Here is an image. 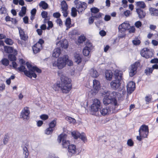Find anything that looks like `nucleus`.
<instances>
[{
	"mask_svg": "<svg viewBox=\"0 0 158 158\" xmlns=\"http://www.w3.org/2000/svg\"><path fill=\"white\" fill-rule=\"evenodd\" d=\"M32 70L31 72H30V73L32 74V76L31 75V78L33 77L34 78H36L37 77L36 74L34 73L35 71L39 73H40L42 72L41 70L36 66H33Z\"/></svg>",
	"mask_w": 158,
	"mask_h": 158,
	"instance_id": "nucleus-21",
	"label": "nucleus"
},
{
	"mask_svg": "<svg viewBox=\"0 0 158 158\" xmlns=\"http://www.w3.org/2000/svg\"><path fill=\"white\" fill-rule=\"evenodd\" d=\"M9 136L8 135H6L3 139V142L4 144H6L8 143Z\"/></svg>",
	"mask_w": 158,
	"mask_h": 158,
	"instance_id": "nucleus-49",
	"label": "nucleus"
},
{
	"mask_svg": "<svg viewBox=\"0 0 158 158\" xmlns=\"http://www.w3.org/2000/svg\"><path fill=\"white\" fill-rule=\"evenodd\" d=\"M26 65L27 68L29 69V71L30 72H31L32 71V68L33 66L28 62H27L26 63Z\"/></svg>",
	"mask_w": 158,
	"mask_h": 158,
	"instance_id": "nucleus-52",
	"label": "nucleus"
},
{
	"mask_svg": "<svg viewBox=\"0 0 158 158\" xmlns=\"http://www.w3.org/2000/svg\"><path fill=\"white\" fill-rule=\"evenodd\" d=\"M65 119L68 121L70 123H74L76 122L75 119L70 117L67 116L66 117Z\"/></svg>",
	"mask_w": 158,
	"mask_h": 158,
	"instance_id": "nucleus-41",
	"label": "nucleus"
},
{
	"mask_svg": "<svg viewBox=\"0 0 158 158\" xmlns=\"http://www.w3.org/2000/svg\"><path fill=\"white\" fill-rule=\"evenodd\" d=\"M57 140L59 143L62 141V144L63 148H67L70 145L69 141L67 139V135L65 134H60L58 136Z\"/></svg>",
	"mask_w": 158,
	"mask_h": 158,
	"instance_id": "nucleus-5",
	"label": "nucleus"
},
{
	"mask_svg": "<svg viewBox=\"0 0 158 158\" xmlns=\"http://www.w3.org/2000/svg\"><path fill=\"white\" fill-rule=\"evenodd\" d=\"M60 80L61 83L54 84L52 86L53 89L56 91L60 88L63 93H68L71 88V79L62 75L60 76Z\"/></svg>",
	"mask_w": 158,
	"mask_h": 158,
	"instance_id": "nucleus-1",
	"label": "nucleus"
},
{
	"mask_svg": "<svg viewBox=\"0 0 158 158\" xmlns=\"http://www.w3.org/2000/svg\"><path fill=\"white\" fill-rule=\"evenodd\" d=\"M18 54V52L16 50H14L13 54H10L8 55V57L10 60L11 61H15L16 60V56Z\"/></svg>",
	"mask_w": 158,
	"mask_h": 158,
	"instance_id": "nucleus-22",
	"label": "nucleus"
},
{
	"mask_svg": "<svg viewBox=\"0 0 158 158\" xmlns=\"http://www.w3.org/2000/svg\"><path fill=\"white\" fill-rule=\"evenodd\" d=\"M94 19L92 17H90L89 18L88 21L89 23V24H91L94 22Z\"/></svg>",
	"mask_w": 158,
	"mask_h": 158,
	"instance_id": "nucleus-64",
	"label": "nucleus"
},
{
	"mask_svg": "<svg viewBox=\"0 0 158 158\" xmlns=\"http://www.w3.org/2000/svg\"><path fill=\"white\" fill-rule=\"evenodd\" d=\"M19 32L21 39L25 41L27 40L28 38L27 36L25 34L23 30L20 28L19 29Z\"/></svg>",
	"mask_w": 158,
	"mask_h": 158,
	"instance_id": "nucleus-26",
	"label": "nucleus"
},
{
	"mask_svg": "<svg viewBox=\"0 0 158 158\" xmlns=\"http://www.w3.org/2000/svg\"><path fill=\"white\" fill-rule=\"evenodd\" d=\"M77 10L75 7H72L71 9V14L73 17H75L77 15Z\"/></svg>",
	"mask_w": 158,
	"mask_h": 158,
	"instance_id": "nucleus-38",
	"label": "nucleus"
},
{
	"mask_svg": "<svg viewBox=\"0 0 158 158\" xmlns=\"http://www.w3.org/2000/svg\"><path fill=\"white\" fill-rule=\"evenodd\" d=\"M23 22L25 24L28 23V17L26 16H25L23 18Z\"/></svg>",
	"mask_w": 158,
	"mask_h": 158,
	"instance_id": "nucleus-59",
	"label": "nucleus"
},
{
	"mask_svg": "<svg viewBox=\"0 0 158 158\" xmlns=\"http://www.w3.org/2000/svg\"><path fill=\"white\" fill-rule=\"evenodd\" d=\"M93 92L97 93L100 88V83L99 81L94 79L93 81Z\"/></svg>",
	"mask_w": 158,
	"mask_h": 158,
	"instance_id": "nucleus-17",
	"label": "nucleus"
},
{
	"mask_svg": "<svg viewBox=\"0 0 158 158\" xmlns=\"http://www.w3.org/2000/svg\"><path fill=\"white\" fill-rule=\"evenodd\" d=\"M140 41L137 38H135V39L132 41V43L134 45H138L140 43Z\"/></svg>",
	"mask_w": 158,
	"mask_h": 158,
	"instance_id": "nucleus-42",
	"label": "nucleus"
},
{
	"mask_svg": "<svg viewBox=\"0 0 158 158\" xmlns=\"http://www.w3.org/2000/svg\"><path fill=\"white\" fill-rule=\"evenodd\" d=\"M153 71V69L152 68H148V69L145 70V73L147 74L148 73H152Z\"/></svg>",
	"mask_w": 158,
	"mask_h": 158,
	"instance_id": "nucleus-51",
	"label": "nucleus"
},
{
	"mask_svg": "<svg viewBox=\"0 0 158 158\" xmlns=\"http://www.w3.org/2000/svg\"><path fill=\"white\" fill-rule=\"evenodd\" d=\"M136 5L138 8L144 9L146 7V5L143 2L139 1L136 3Z\"/></svg>",
	"mask_w": 158,
	"mask_h": 158,
	"instance_id": "nucleus-33",
	"label": "nucleus"
},
{
	"mask_svg": "<svg viewBox=\"0 0 158 158\" xmlns=\"http://www.w3.org/2000/svg\"><path fill=\"white\" fill-rule=\"evenodd\" d=\"M150 62L152 63H158V59L154 58L153 59H152L151 60Z\"/></svg>",
	"mask_w": 158,
	"mask_h": 158,
	"instance_id": "nucleus-61",
	"label": "nucleus"
},
{
	"mask_svg": "<svg viewBox=\"0 0 158 158\" xmlns=\"http://www.w3.org/2000/svg\"><path fill=\"white\" fill-rule=\"evenodd\" d=\"M127 88L128 93H131L135 89V83L133 81L129 82L127 84Z\"/></svg>",
	"mask_w": 158,
	"mask_h": 158,
	"instance_id": "nucleus-16",
	"label": "nucleus"
},
{
	"mask_svg": "<svg viewBox=\"0 0 158 158\" xmlns=\"http://www.w3.org/2000/svg\"><path fill=\"white\" fill-rule=\"evenodd\" d=\"M130 14V11L129 10H127L124 12V15L126 17L128 16Z\"/></svg>",
	"mask_w": 158,
	"mask_h": 158,
	"instance_id": "nucleus-63",
	"label": "nucleus"
},
{
	"mask_svg": "<svg viewBox=\"0 0 158 158\" xmlns=\"http://www.w3.org/2000/svg\"><path fill=\"white\" fill-rule=\"evenodd\" d=\"M74 60L76 63L77 64H79L82 61L81 56L78 53H74Z\"/></svg>",
	"mask_w": 158,
	"mask_h": 158,
	"instance_id": "nucleus-23",
	"label": "nucleus"
},
{
	"mask_svg": "<svg viewBox=\"0 0 158 158\" xmlns=\"http://www.w3.org/2000/svg\"><path fill=\"white\" fill-rule=\"evenodd\" d=\"M53 16L54 17L56 18H59L60 16V14L59 13L56 12L53 13Z\"/></svg>",
	"mask_w": 158,
	"mask_h": 158,
	"instance_id": "nucleus-58",
	"label": "nucleus"
},
{
	"mask_svg": "<svg viewBox=\"0 0 158 158\" xmlns=\"http://www.w3.org/2000/svg\"><path fill=\"white\" fill-rule=\"evenodd\" d=\"M101 106L100 101L97 99H94L90 107V111L91 114L96 116L100 115L99 110L100 109Z\"/></svg>",
	"mask_w": 158,
	"mask_h": 158,
	"instance_id": "nucleus-4",
	"label": "nucleus"
},
{
	"mask_svg": "<svg viewBox=\"0 0 158 158\" xmlns=\"http://www.w3.org/2000/svg\"><path fill=\"white\" fill-rule=\"evenodd\" d=\"M152 96L151 95H149L146 96L145 98V100L147 104H148L151 102Z\"/></svg>",
	"mask_w": 158,
	"mask_h": 158,
	"instance_id": "nucleus-43",
	"label": "nucleus"
},
{
	"mask_svg": "<svg viewBox=\"0 0 158 158\" xmlns=\"http://www.w3.org/2000/svg\"><path fill=\"white\" fill-rule=\"evenodd\" d=\"M109 93V95L112 98V100L114 102V106L115 108H116L118 104L117 103L116 99L119 98L120 97V94L117 92L113 91L111 93L108 92Z\"/></svg>",
	"mask_w": 158,
	"mask_h": 158,
	"instance_id": "nucleus-12",
	"label": "nucleus"
},
{
	"mask_svg": "<svg viewBox=\"0 0 158 158\" xmlns=\"http://www.w3.org/2000/svg\"><path fill=\"white\" fill-rule=\"evenodd\" d=\"M91 50L88 49V48L87 47H85L83 50V55L85 56H89V52Z\"/></svg>",
	"mask_w": 158,
	"mask_h": 158,
	"instance_id": "nucleus-35",
	"label": "nucleus"
},
{
	"mask_svg": "<svg viewBox=\"0 0 158 158\" xmlns=\"http://www.w3.org/2000/svg\"><path fill=\"white\" fill-rule=\"evenodd\" d=\"M61 6L63 15L64 17H66L68 14L67 12L68 7L66 2L65 1H62L61 3Z\"/></svg>",
	"mask_w": 158,
	"mask_h": 158,
	"instance_id": "nucleus-15",
	"label": "nucleus"
},
{
	"mask_svg": "<svg viewBox=\"0 0 158 158\" xmlns=\"http://www.w3.org/2000/svg\"><path fill=\"white\" fill-rule=\"evenodd\" d=\"M127 144L128 146L131 147L133 146L134 145V143L132 140L131 139H129L127 141Z\"/></svg>",
	"mask_w": 158,
	"mask_h": 158,
	"instance_id": "nucleus-56",
	"label": "nucleus"
},
{
	"mask_svg": "<svg viewBox=\"0 0 158 158\" xmlns=\"http://www.w3.org/2000/svg\"><path fill=\"white\" fill-rule=\"evenodd\" d=\"M115 80L111 81L110 83L111 87L114 90L119 89L121 85L120 83L122 78V75L121 73L115 71Z\"/></svg>",
	"mask_w": 158,
	"mask_h": 158,
	"instance_id": "nucleus-3",
	"label": "nucleus"
},
{
	"mask_svg": "<svg viewBox=\"0 0 158 158\" xmlns=\"http://www.w3.org/2000/svg\"><path fill=\"white\" fill-rule=\"evenodd\" d=\"M60 53V49L57 48L53 50L52 56L54 57H57L59 56Z\"/></svg>",
	"mask_w": 158,
	"mask_h": 158,
	"instance_id": "nucleus-28",
	"label": "nucleus"
},
{
	"mask_svg": "<svg viewBox=\"0 0 158 158\" xmlns=\"http://www.w3.org/2000/svg\"><path fill=\"white\" fill-rule=\"evenodd\" d=\"M103 95H106L103 99V102L104 105H107L111 103L114 106V102L112 98L109 95L108 91H105L103 93Z\"/></svg>",
	"mask_w": 158,
	"mask_h": 158,
	"instance_id": "nucleus-9",
	"label": "nucleus"
},
{
	"mask_svg": "<svg viewBox=\"0 0 158 158\" xmlns=\"http://www.w3.org/2000/svg\"><path fill=\"white\" fill-rule=\"evenodd\" d=\"M41 15L43 18L46 19L48 17V13L45 11H43L41 12Z\"/></svg>",
	"mask_w": 158,
	"mask_h": 158,
	"instance_id": "nucleus-53",
	"label": "nucleus"
},
{
	"mask_svg": "<svg viewBox=\"0 0 158 158\" xmlns=\"http://www.w3.org/2000/svg\"><path fill=\"white\" fill-rule=\"evenodd\" d=\"M6 44L9 45H12L13 44V41L10 39L6 38L4 41Z\"/></svg>",
	"mask_w": 158,
	"mask_h": 158,
	"instance_id": "nucleus-39",
	"label": "nucleus"
},
{
	"mask_svg": "<svg viewBox=\"0 0 158 158\" xmlns=\"http://www.w3.org/2000/svg\"><path fill=\"white\" fill-rule=\"evenodd\" d=\"M111 17L110 15H106L104 17V20L105 21H107L110 19Z\"/></svg>",
	"mask_w": 158,
	"mask_h": 158,
	"instance_id": "nucleus-60",
	"label": "nucleus"
},
{
	"mask_svg": "<svg viewBox=\"0 0 158 158\" xmlns=\"http://www.w3.org/2000/svg\"><path fill=\"white\" fill-rule=\"evenodd\" d=\"M90 74L91 76L94 78L97 77L99 75V73L94 69L92 68L90 70Z\"/></svg>",
	"mask_w": 158,
	"mask_h": 158,
	"instance_id": "nucleus-27",
	"label": "nucleus"
},
{
	"mask_svg": "<svg viewBox=\"0 0 158 158\" xmlns=\"http://www.w3.org/2000/svg\"><path fill=\"white\" fill-rule=\"evenodd\" d=\"M112 110V108L111 107L107 106L100 109L99 113L103 116H105L110 114Z\"/></svg>",
	"mask_w": 158,
	"mask_h": 158,
	"instance_id": "nucleus-14",
	"label": "nucleus"
},
{
	"mask_svg": "<svg viewBox=\"0 0 158 158\" xmlns=\"http://www.w3.org/2000/svg\"><path fill=\"white\" fill-rule=\"evenodd\" d=\"M85 40V38L84 36H80L78 40V42L80 44L83 43Z\"/></svg>",
	"mask_w": 158,
	"mask_h": 158,
	"instance_id": "nucleus-45",
	"label": "nucleus"
},
{
	"mask_svg": "<svg viewBox=\"0 0 158 158\" xmlns=\"http://www.w3.org/2000/svg\"><path fill=\"white\" fill-rule=\"evenodd\" d=\"M142 25V23L140 21H137L136 22L135 24V26L137 28H139V27H141Z\"/></svg>",
	"mask_w": 158,
	"mask_h": 158,
	"instance_id": "nucleus-55",
	"label": "nucleus"
},
{
	"mask_svg": "<svg viewBox=\"0 0 158 158\" xmlns=\"http://www.w3.org/2000/svg\"><path fill=\"white\" fill-rule=\"evenodd\" d=\"M141 55L146 58H151L153 55L152 52L147 48H144L140 52Z\"/></svg>",
	"mask_w": 158,
	"mask_h": 158,
	"instance_id": "nucleus-13",
	"label": "nucleus"
},
{
	"mask_svg": "<svg viewBox=\"0 0 158 158\" xmlns=\"http://www.w3.org/2000/svg\"><path fill=\"white\" fill-rule=\"evenodd\" d=\"M71 24V20L69 18H67L66 20L65 25L66 27H69Z\"/></svg>",
	"mask_w": 158,
	"mask_h": 158,
	"instance_id": "nucleus-48",
	"label": "nucleus"
},
{
	"mask_svg": "<svg viewBox=\"0 0 158 158\" xmlns=\"http://www.w3.org/2000/svg\"><path fill=\"white\" fill-rule=\"evenodd\" d=\"M42 48L39 46H38V45H37L36 44H34L32 47V49L33 52L35 54L40 52Z\"/></svg>",
	"mask_w": 158,
	"mask_h": 158,
	"instance_id": "nucleus-29",
	"label": "nucleus"
},
{
	"mask_svg": "<svg viewBox=\"0 0 158 158\" xmlns=\"http://www.w3.org/2000/svg\"><path fill=\"white\" fill-rule=\"evenodd\" d=\"M130 25L129 23H123L122 24H120L119 26V27L120 28H123L124 29H126V30L127 29H128L129 27H130Z\"/></svg>",
	"mask_w": 158,
	"mask_h": 158,
	"instance_id": "nucleus-36",
	"label": "nucleus"
},
{
	"mask_svg": "<svg viewBox=\"0 0 158 158\" xmlns=\"http://www.w3.org/2000/svg\"><path fill=\"white\" fill-rule=\"evenodd\" d=\"M68 150L70 156H72L76 153V148L75 145H70L68 147Z\"/></svg>",
	"mask_w": 158,
	"mask_h": 158,
	"instance_id": "nucleus-19",
	"label": "nucleus"
},
{
	"mask_svg": "<svg viewBox=\"0 0 158 158\" xmlns=\"http://www.w3.org/2000/svg\"><path fill=\"white\" fill-rule=\"evenodd\" d=\"M140 65V63L138 61L135 62L131 65L129 69V74L130 77H133L136 73L138 67Z\"/></svg>",
	"mask_w": 158,
	"mask_h": 158,
	"instance_id": "nucleus-11",
	"label": "nucleus"
},
{
	"mask_svg": "<svg viewBox=\"0 0 158 158\" xmlns=\"http://www.w3.org/2000/svg\"><path fill=\"white\" fill-rule=\"evenodd\" d=\"M4 49L5 52L8 53H13L14 50L12 47L6 46H4Z\"/></svg>",
	"mask_w": 158,
	"mask_h": 158,
	"instance_id": "nucleus-30",
	"label": "nucleus"
},
{
	"mask_svg": "<svg viewBox=\"0 0 158 158\" xmlns=\"http://www.w3.org/2000/svg\"><path fill=\"white\" fill-rule=\"evenodd\" d=\"M2 64L5 66H7L9 63V60L6 58H3L1 60Z\"/></svg>",
	"mask_w": 158,
	"mask_h": 158,
	"instance_id": "nucleus-37",
	"label": "nucleus"
},
{
	"mask_svg": "<svg viewBox=\"0 0 158 158\" xmlns=\"http://www.w3.org/2000/svg\"><path fill=\"white\" fill-rule=\"evenodd\" d=\"M40 118L43 120H46L48 118V115L45 114H42L40 116Z\"/></svg>",
	"mask_w": 158,
	"mask_h": 158,
	"instance_id": "nucleus-54",
	"label": "nucleus"
},
{
	"mask_svg": "<svg viewBox=\"0 0 158 158\" xmlns=\"http://www.w3.org/2000/svg\"><path fill=\"white\" fill-rule=\"evenodd\" d=\"M12 65L13 68L15 69H17L18 68H17V64L16 62L15 61H12Z\"/></svg>",
	"mask_w": 158,
	"mask_h": 158,
	"instance_id": "nucleus-62",
	"label": "nucleus"
},
{
	"mask_svg": "<svg viewBox=\"0 0 158 158\" xmlns=\"http://www.w3.org/2000/svg\"><path fill=\"white\" fill-rule=\"evenodd\" d=\"M6 13V9L4 7H2L0 8V13L1 14H5Z\"/></svg>",
	"mask_w": 158,
	"mask_h": 158,
	"instance_id": "nucleus-47",
	"label": "nucleus"
},
{
	"mask_svg": "<svg viewBox=\"0 0 158 158\" xmlns=\"http://www.w3.org/2000/svg\"><path fill=\"white\" fill-rule=\"evenodd\" d=\"M150 14L151 16H158V9L151 7L149 9Z\"/></svg>",
	"mask_w": 158,
	"mask_h": 158,
	"instance_id": "nucleus-25",
	"label": "nucleus"
},
{
	"mask_svg": "<svg viewBox=\"0 0 158 158\" xmlns=\"http://www.w3.org/2000/svg\"><path fill=\"white\" fill-rule=\"evenodd\" d=\"M74 3L76 5V8L79 14H81L82 11H84L87 7V5L85 3L79 1V0H75Z\"/></svg>",
	"mask_w": 158,
	"mask_h": 158,
	"instance_id": "nucleus-6",
	"label": "nucleus"
},
{
	"mask_svg": "<svg viewBox=\"0 0 158 158\" xmlns=\"http://www.w3.org/2000/svg\"><path fill=\"white\" fill-rule=\"evenodd\" d=\"M44 43V41L42 39H40L37 43L36 44H37V45H38V46H39L42 48V45Z\"/></svg>",
	"mask_w": 158,
	"mask_h": 158,
	"instance_id": "nucleus-50",
	"label": "nucleus"
},
{
	"mask_svg": "<svg viewBox=\"0 0 158 158\" xmlns=\"http://www.w3.org/2000/svg\"><path fill=\"white\" fill-rule=\"evenodd\" d=\"M106 79L108 80H111L113 76V73L111 70H106L105 75Z\"/></svg>",
	"mask_w": 158,
	"mask_h": 158,
	"instance_id": "nucleus-24",
	"label": "nucleus"
},
{
	"mask_svg": "<svg viewBox=\"0 0 158 158\" xmlns=\"http://www.w3.org/2000/svg\"><path fill=\"white\" fill-rule=\"evenodd\" d=\"M56 22L57 24L61 27L62 25V22L60 19H58L56 20Z\"/></svg>",
	"mask_w": 158,
	"mask_h": 158,
	"instance_id": "nucleus-57",
	"label": "nucleus"
},
{
	"mask_svg": "<svg viewBox=\"0 0 158 158\" xmlns=\"http://www.w3.org/2000/svg\"><path fill=\"white\" fill-rule=\"evenodd\" d=\"M56 124V120L55 119H54L49 123V127L53 129V128L55 126Z\"/></svg>",
	"mask_w": 158,
	"mask_h": 158,
	"instance_id": "nucleus-40",
	"label": "nucleus"
},
{
	"mask_svg": "<svg viewBox=\"0 0 158 158\" xmlns=\"http://www.w3.org/2000/svg\"><path fill=\"white\" fill-rule=\"evenodd\" d=\"M148 127L147 126L145 125H142L139 130L140 136L144 138H147L148 134Z\"/></svg>",
	"mask_w": 158,
	"mask_h": 158,
	"instance_id": "nucleus-7",
	"label": "nucleus"
},
{
	"mask_svg": "<svg viewBox=\"0 0 158 158\" xmlns=\"http://www.w3.org/2000/svg\"><path fill=\"white\" fill-rule=\"evenodd\" d=\"M23 150V154L25 155L24 158H27L29 156L28 150L27 148L25 146L21 147Z\"/></svg>",
	"mask_w": 158,
	"mask_h": 158,
	"instance_id": "nucleus-34",
	"label": "nucleus"
},
{
	"mask_svg": "<svg viewBox=\"0 0 158 158\" xmlns=\"http://www.w3.org/2000/svg\"><path fill=\"white\" fill-rule=\"evenodd\" d=\"M39 5L40 7H42L43 9L46 10L48 7V5L44 1H41L39 3Z\"/></svg>",
	"mask_w": 158,
	"mask_h": 158,
	"instance_id": "nucleus-31",
	"label": "nucleus"
},
{
	"mask_svg": "<svg viewBox=\"0 0 158 158\" xmlns=\"http://www.w3.org/2000/svg\"><path fill=\"white\" fill-rule=\"evenodd\" d=\"M17 69L20 72H24L26 76L30 78H31V76L32 75V74L30 73L29 71L26 70L25 67L24 66L21 65Z\"/></svg>",
	"mask_w": 158,
	"mask_h": 158,
	"instance_id": "nucleus-18",
	"label": "nucleus"
},
{
	"mask_svg": "<svg viewBox=\"0 0 158 158\" xmlns=\"http://www.w3.org/2000/svg\"><path fill=\"white\" fill-rule=\"evenodd\" d=\"M67 64L69 66L73 65V63L71 60L68 59V56L67 55H64L62 57L59 58L57 60L53 62V66L57 67L59 69H61Z\"/></svg>",
	"mask_w": 158,
	"mask_h": 158,
	"instance_id": "nucleus-2",
	"label": "nucleus"
},
{
	"mask_svg": "<svg viewBox=\"0 0 158 158\" xmlns=\"http://www.w3.org/2000/svg\"><path fill=\"white\" fill-rule=\"evenodd\" d=\"M136 11L140 19H143L145 17L146 14V12L143 10L139 8H137L136 9Z\"/></svg>",
	"mask_w": 158,
	"mask_h": 158,
	"instance_id": "nucleus-20",
	"label": "nucleus"
},
{
	"mask_svg": "<svg viewBox=\"0 0 158 158\" xmlns=\"http://www.w3.org/2000/svg\"><path fill=\"white\" fill-rule=\"evenodd\" d=\"M60 46L64 49L67 48L68 46V42L67 40L64 39L60 42Z\"/></svg>",
	"mask_w": 158,
	"mask_h": 158,
	"instance_id": "nucleus-32",
	"label": "nucleus"
},
{
	"mask_svg": "<svg viewBox=\"0 0 158 158\" xmlns=\"http://www.w3.org/2000/svg\"><path fill=\"white\" fill-rule=\"evenodd\" d=\"M30 111L29 108L25 107L22 110L20 114V118H23L24 120L26 121L29 118Z\"/></svg>",
	"mask_w": 158,
	"mask_h": 158,
	"instance_id": "nucleus-8",
	"label": "nucleus"
},
{
	"mask_svg": "<svg viewBox=\"0 0 158 158\" xmlns=\"http://www.w3.org/2000/svg\"><path fill=\"white\" fill-rule=\"evenodd\" d=\"M71 134L75 139L79 138L84 142L86 141V137L84 133L80 134L78 131H74L71 132Z\"/></svg>",
	"mask_w": 158,
	"mask_h": 158,
	"instance_id": "nucleus-10",
	"label": "nucleus"
},
{
	"mask_svg": "<svg viewBox=\"0 0 158 158\" xmlns=\"http://www.w3.org/2000/svg\"><path fill=\"white\" fill-rule=\"evenodd\" d=\"M91 12L94 13H97L99 12V10L97 8L94 7L90 9Z\"/></svg>",
	"mask_w": 158,
	"mask_h": 158,
	"instance_id": "nucleus-46",
	"label": "nucleus"
},
{
	"mask_svg": "<svg viewBox=\"0 0 158 158\" xmlns=\"http://www.w3.org/2000/svg\"><path fill=\"white\" fill-rule=\"evenodd\" d=\"M53 130V128L49 127L45 130V133L47 135H49L52 133Z\"/></svg>",
	"mask_w": 158,
	"mask_h": 158,
	"instance_id": "nucleus-44",
	"label": "nucleus"
}]
</instances>
